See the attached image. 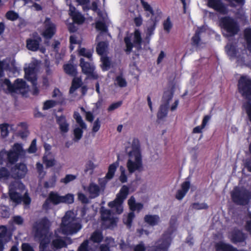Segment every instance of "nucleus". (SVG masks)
<instances>
[{"label":"nucleus","mask_w":251,"mask_h":251,"mask_svg":"<svg viewBox=\"0 0 251 251\" xmlns=\"http://www.w3.org/2000/svg\"><path fill=\"white\" fill-rule=\"evenodd\" d=\"M51 223L47 217H44L36 222L33 226L34 236L39 239L40 249H47L49 243L48 234Z\"/></svg>","instance_id":"1"},{"label":"nucleus","mask_w":251,"mask_h":251,"mask_svg":"<svg viewBox=\"0 0 251 251\" xmlns=\"http://www.w3.org/2000/svg\"><path fill=\"white\" fill-rule=\"evenodd\" d=\"M172 234V231L166 230L154 245L146 248L143 243L139 244L135 246L134 251H168L173 240Z\"/></svg>","instance_id":"2"},{"label":"nucleus","mask_w":251,"mask_h":251,"mask_svg":"<svg viewBox=\"0 0 251 251\" xmlns=\"http://www.w3.org/2000/svg\"><path fill=\"white\" fill-rule=\"evenodd\" d=\"M82 227L81 223L77 222L75 217L72 216L70 212L66 213L62 219L60 229L64 235L75 234L82 228Z\"/></svg>","instance_id":"3"},{"label":"nucleus","mask_w":251,"mask_h":251,"mask_svg":"<svg viewBox=\"0 0 251 251\" xmlns=\"http://www.w3.org/2000/svg\"><path fill=\"white\" fill-rule=\"evenodd\" d=\"M142 7L145 11V16L148 18L150 16H151L150 20L148 22V26L147 27V35L149 36L152 35L155 29L158 20L157 19V17H153L154 15V11L151 6L145 0H140Z\"/></svg>","instance_id":"4"},{"label":"nucleus","mask_w":251,"mask_h":251,"mask_svg":"<svg viewBox=\"0 0 251 251\" xmlns=\"http://www.w3.org/2000/svg\"><path fill=\"white\" fill-rule=\"evenodd\" d=\"M129 193V188L126 185H123L119 192L117 194L116 199L108 204L111 208L115 210L117 214H120L123 212L122 204Z\"/></svg>","instance_id":"5"},{"label":"nucleus","mask_w":251,"mask_h":251,"mask_svg":"<svg viewBox=\"0 0 251 251\" xmlns=\"http://www.w3.org/2000/svg\"><path fill=\"white\" fill-rule=\"evenodd\" d=\"M232 201L236 204L245 205L251 199V192L246 188H235L231 194Z\"/></svg>","instance_id":"6"},{"label":"nucleus","mask_w":251,"mask_h":251,"mask_svg":"<svg viewBox=\"0 0 251 251\" xmlns=\"http://www.w3.org/2000/svg\"><path fill=\"white\" fill-rule=\"evenodd\" d=\"M239 93L248 101H251V78L247 76H241L238 81Z\"/></svg>","instance_id":"7"},{"label":"nucleus","mask_w":251,"mask_h":251,"mask_svg":"<svg viewBox=\"0 0 251 251\" xmlns=\"http://www.w3.org/2000/svg\"><path fill=\"white\" fill-rule=\"evenodd\" d=\"M219 25L230 36L236 34L239 30L236 22L229 16L222 17L219 20Z\"/></svg>","instance_id":"8"},{"label":"nucleus","mask_w":251,"mask_h":251,"mask_svg":"<svg viewBox=\"0 0 251 251\" xmlns=\"http://www.w3.org/2000/svg\"><path fill=\"white\" fill-rule=\"evenodd\" d=\"M24 71L25 79L32 84L33 95H37L39 90L37 87V74L36 66L34 64H31L28 67L25 68Z\"/></svg>","instance_id":"9"},{"label":"nucleus","mask_w":251,"mask_h":251,"mask_svg":"<svg viewBox=\"0 0 251 251\" xmlns=\"http://www.w3.org/2000/svg\"><path fill=\"white\" fill-rule=\"evenodd\" d=\"M25 185L20 181L11 182L9 187V195L10 200L17 204L22 202L21 195L17 192L18 190H23Z\"/></svg>","instance_id":"10"},{"label":"nucleus","mask_w":251,"mask_h":251,"mask_svg":"<svg viewBox=\"0 0 251 251\" xmlns=\"http://www.w3.org/2000/svg\"><path fill=\"white\" fill-rule=\"evenodd\" d=\"M79 66L82 73L86 75L88 78L93 79L98 78V75L95 72V67L93 63L85 61L84 58H81L79 60Z\"/></svg>","instance_id":"11"},{"label":"nucleus","mask_w":251,"mask_h":251,"mask_svg":"<svg viewBox=\"0 0 251 251\" xmlns=\"http://www.w3.org/2000/svg\"><path fill=\"white\" fill-rule=\"evenodd\" d=\"M27 172L26 165L24 163H17L11 168V176L15 179L24 178Z\"/></svg>","instance_id":"12"},{"label":"nucleus","mask_w":251,"mask_h":251,"mask_svg":"<svg viewBox=\"0 0 251 251\" xmlns=\"http://www.w3.org/2000/svg\"><path fill=\"white\" fill-rule=\"evenodd\" d=\"M135 161L128 159L127 161L126 167L130 174H132L136 171H141L143 168L142 159L141 155H133Z\"/></svg>","instance_id":"13"},{"label":"nucleus","mask_w":251,"mask_h":251,"mask_svg":"<svg viewBox=\"0 0 251 251\" xmlns=\"http://www.w3.org/2000/svg\"><path fill=\"white\" fill-rule=\"evenodd\" d=\"M207 5L220 14L225 15L228 13L227 6L222 0H208Z\"/></svg>","instance_id":"14"},{"label":"nucleus","mask_w":251,"mask_h":251,"mask_svg":"<svg viewBox=\"0 0 251 251\" xmlns=\"http://www.w3.org/2000/svg\"><path fill=\"white\" fill-rule=\"evenodd\" d=\"M41 42V37L35 32L33 34L32 38H31L26 39V47L29 50L36 51L40 49L39 46Z\"/></svg>","instance_id":"15"},{"label":"nucleus","mask_w":251,"mask_h":251,"mask_svg":"<svg viewBox=\"0 0 251 251\" xmlns=\"http://www.w3.org/2000/svg\"><path fill=\"white\" fill-rule=\"evenodd\" d=\"M69 14L72 18L73 22L77 25H81L85 21L84 17L80 12L77 11L75 6L70 5L69 10Z\"/></svg>","instance_id":"16"},{"label":"nucleus","mask_w":251,"mask_h":251,"mask_svg":"<svg viewBox=\"0 0 251 251\" xmlns=\"http://www.w3.org/2000/svg\"><path fill=\"white\" fill-rule=\"evenodd\" d=\"M46 28L43 33V36L46 39H51L55 34L56 30L54 24L50 21V19L47 18L45 21Z\"/></svg>","instance_id":"17"},{"label":"nucleus","mask_w":251,"mask_h":251,"mask_svg":"<svg viewBox=\"0 0 251 251\" xmlns=\"http://www.w3.org/2000/svg\"><path fill=\"white\" fill-rule=\"evenodd\" d=\"M56 123L59 125V129L61 132L67 133L69 131V125L65 116L61 115L57 117Z\"/></svg>","instance_id":"18"},{"label":"nucleus","mask_w":251,"mask_h":251,"mask_svg":"<svg viewBox=\"0 0 251 251\" xmlns=\"http://www.w3.org/2000/svg\"><path fill=\"white\" fill-rule=\"evenodd\" d=\"M144 221L147 225L151 226H154L159 224L160 219L158 215L147 214L144 216Z\"/></svg>","instance_id":"19"},{"label":"nucleus","mask_w":251,"mask_h":251,"mask_svg":"<svg viewBox=\"0 0 251 251\" xmlns=\"http://www.w3.org/2000/svg\"><path fill=\"white\" fill-rule=\"evenodd\" d=\"M132 151H129L128 155L129 157H132L133 155H141L140 152V142L138 138H134L131 144Z\"/></svg>","instance_id":"20"},{"label":"nucleus","mask_w":251,"mask_h":251,"mask_svg":"<svg viewBox=\"0 0 251 251\" xmlns=\"http://www.w3.org/2000/svg\"><path fill=\"white\" fill-rule=\"evenodd\" d=\"M129 207L132 211L137 210L140 211L144 207L143 204L141 202H136L135 199L133 196H131L128 200Z\"/></svg>","instance_id":"21"},{"label":"nucleus","mask_w":251,"mask_h":251,"mask_svg":"<svg viewBox=\"0 0 251 251\" xmlns=\"http://www.w3.org/2000/svg\"><path fill=\"white\" fill-rule=\"evenodd\" d=\"M211 119V116L209 115H205L202 119L201 126H198L194 127L192 131V133H202V129L206 126L207 123Z\"/></svg>","instance_id":"22"},{"label":"nucleus","mask_w":251,"mask_h":251,"mask_svg":"<svg viewBox=\"0 0 251 251\" xmlns=\"http://www.w3.org/2000/svg\"><path fill=\"white\" fill-rule=\"evenodd\" d=\"M245 234L240 230H237L233 233L231 240L234 243H241L246 240Z\"/></svg>","instance_id":"23"},{"label":"nucleus","mask_w":251,"mask_h":251,"mask_svg":"<svg viewBox=\"0 0 251 251\" xmlns=\"http://www.w3.org/2000/svg\"><path fill=\"white\" fill-rule=\"evenodd\" d=\"M55 236L57 237L52 241V246L56 249H60L66 247L67 244L66 241L63 240L60 236L57 234H55Z\"/></svg>","instance_id":"24"},{"label":"nucleus","mask_w":251,"mask_h":251,"mask_svg":"<svg viewBox=\"0 0 251 251\" xmlns=\"http://www.w3.org/2000/svg\"><path fill=\"white\" fill-rule=\"evenodd\" d=\"M118 166L119 163L118 162H114L110 164L108 167V172L106 173L104 178L107 180H110L113 178Z\"/></svg>","instance_id":"25"},{"label":"nucleus","mask_w":251,"mask_h":251,"mask_svg":"<svg viewBox=\"0 0 251 251\" xmlns=\"http://www.w3.org/2000/svg\"><path fill=\"white\" fill-rule=\"evenodd\" d=\"M82 85V82L80 78L74 77L72 80V85L69 89L70 94H73Z\"/></svg>","instance_id":"26"},{"label":"nucleus","mask_w":251,"mask_h":251,"mask_svg":"<svg viewBox=\"0 0 251 251\" xmlns=\"http://www.w3.org/2000/svg\"><path fill=\"white\" fill-rule=\"evenodd\" d=\"M103 239L102 233L99 230L94 231L90 238V240L95 243H100Z\"/></svg>","instance_id":"27"},{"label":"nucleus","mask_w":251,"mask_h":251,"mask_svg":"<svg viewBox=\"0 0 251 251\" xmlns=\"http://www.w3.org/2000/svg\"><path fill=\"white\" fill-rule=\"evenodd\" d=\"M88 190L90 194L93 198H96L100 195V188L97 184L94 183H91L89 184Z\"/></svg>","instance_id":"28"},{"label":"nucleus","mask_w":251,"mask_h":251,"mask_svg":"<svg viewBox=\"0 0 251 251\" xmlns=\"http://www.w3.org/2000/svg\"><path fill=\"white\" fill-rule=\"evenodd\" d=\"M169 106L162 104L159 107V110L157 113L158 120H161L165 118L168 114Z\"/></svg>","instance_id":"29"},{"label":"nucleus","mask_w":251,"mask_h":251,"mask_svg":"<svg viewBox=\"0 0 251 251\" xmlns=\"http://www.w3.org/2000/svg\"><path fill=\"white\" fill-rule=\"evenodd\" d=\"M142 39L141 34L138 29H136L134 32L133 43L137 49H140L142 45Z\"/></svg>","instance_id":"30"},{"label":"nucleus","mask_w":251,"mask_h":251,"mask_svg":"<svg viewBox=\"0 0 251 251\" xmlns=\"http://www.w3.org/2000/svg\"><path fill=\"white\" fill-rule=\"evenodd\" d=\"M48 198L50 200V201L54 205L61 203V196H59L56 192H50Z\"/></svg>","instance_id":"31"},{"label":"nucleus","mask_w":251,"mask_h":251,"mask_svg":"<svg viewBox=\"0 0 251 251\" xmlns=\"http://www.w3.org/2000/svg\"><path fill=\"white\" fill-rule=\"evenodd\" d=\"M227 55L232 58H235L237 53L236 47L232 44H227L225 47Z\"/></svg>","instance_id":"32"},{"label":"nucleus","mask_w":251,"mask_h":251,"mask_svg":"<svg viewBox=\"0 0 251 251\" xmlns=\"http://www.w3.org/2000/svg\"><path fill=\"white\" fill-rule=\"evenodd\" d=\"M174 92L171 90H167L164 91L162 101L163 103V104L168 105H169L170 101L171 100L173 97Z\"/></svg>","instance_id":"33"},{"label":"nucleus","mask_w":251,"mask_h":251,"mask_svg":"<svg viewBox=\"0 0 251 251\" xmlns=\"http://www.w3.org/2000/svg\"><path fill=\"white\" fill-rule=\"evenodd\" d=\"M13 85L14 89V92H15L17 90H21L25 88L26 86V83L23 79L17 78L15 80Z\"/></svg>","instance_id":"34"},{"label":"nucleus","mask_w":251,"mask_h":251,"mask_svg":"<svg viewBox=\"0 0 251 251\" xmlns=\"http://www.w3.org/2000/svg\"><path fill=\"white\" fill-rule=\"evenodd\" d=\"M106 219V221H104L103 224L106 225V228H110L117 226L118 218L115 217H106L104 218Z\"/></svg>","instance_id":"35"},{"label":"nucleus","mask_w":251,"mask_h":251,"mask_svg":"<svg viewBox=\"0 0 251 251\" xmlns=\"http://www.w3.org/2000/svg\"><path fill=\"white\" fill-rule=\"evenodd\" d=\"M63 68L65 73L70 75L75 76L76 75V70L74 66L71 64H65Z\"/></svg>","instance_id":"36"},{"label":"nucleus","mask_w":251,"mask_h":251,"mask_svg":"<svg viewBox=\"0 0 251 251\" xmlns=\"http://www.w3.org/2000/svg\"><path fill=\"white\" fill-rule=\"evenodd\" d=\"M107 44L104 41L100 42L96 47V51L99 55H102L106 51Z\"/></svg>","instance_id":"37"},{"label":"nucleus","mask_w":251,"mask_h":251,"mask_svg":"<svg viewBox=\"0 0 251 251\" xmlns=\"http://www.w3.org/2000/svg\"><path fill=\"white\" fill-rule=\"evenodd\" d=\"M124 42L126 47L125 51L127 54H129L131 52L135 45L133 43L131 42L130 37L128 36H126L124 38Z\"/></svg>","instance_id":"38"},{"label":"nucleus","mask_w":251,"mask_h":251,"mask_svg":"<svg viewBox=\"0 0 251 251\" xmlns=\"http://www.w3.org/2000/svg\"><path fill=\"white\" fill-rule=\"evenodd\" d=\"M244 38L246 41L248 50L251 51V28H246L244 30Z\"/></svg>","instance_id":"39"},{"label":"nucleus","mask_w":251,"mask_h":251,"mask_svg":"<svg viewBox=\"0 0 251 251\" xmlns=\"http://www.w3.org/2000/svg\"><path fill=\"white\" fill-rule=\"evenodd\" d=\"M19 156L17 153L10 150L7 153V161L12 164H14L18 161Z\"/></svg>","instance_id":"40"},{"label":"nucleus","mask_w":251,"mask_h":251,"mask_svg":"<svg viewBox=\"0 0 251 251\" xmlns=\"http://www.w3.org/2000/svg\"><path fill=\"white\" fill-rule=\"evenodd\" d=\"M73 117L80 127L84 129L87 128L86 124L84 122L81 116L78 112L75 111L74 113Z\"/></svg>","instance_id":"41"},{"label":"nucleus","mask_w":251,"mask_h":251,"mask_svg":"<svg viewBox=\"0 0 251 251\" xmlns=\"http://www.w3.org/2000/svg\"><path fill=\"white\" fill-rule=\"evenodd\" d=\"M78 54L80 56L87 57L89 61L92 60L93 51L90 50H86L84 48H82L79 50Z\"/></svg>","instance_id":"42"},{"label":"nucleus","mask_w":251,"mask_h":251,"mask_svg":"<svg viewBox=\"0 0 251 251\" xmlns=\"http://www.w3.org/2000/svg\"><path fill=\"white\" fill-rule=\"evenodd\" d=\"M56 182V176L55 174H53L50 177L48 181L44 182V186L46 188L53 187L55 185Z\"/></svg>","instance_id":"43"},{"label":"nucleus","mask_w":251,"mask_h":251,"mask_svg":"<svg viewBox=\"0 0 251 251\" xmlns=\"http://www.w3.org/2000/svg\"><path fill=\"white\" fill-rule=\"evenodd\" d=\"M5 18L8 20L14 21L19 18V15L13 10H9L5 14Z\"/></svg>","instance_id":"44"},{"label":"nucleus","mask_w":251,"mask_h":251,"mask_svg":"<svg viewBox=\"0 0 251 251\" xmlns=\"http://www.w3.org/2000/svg\"><path fill=\"white\" fill-rule=\"evenodd\" d=\"M74 201V195L72 194H67L65 196H61V203L67 204L73 203Z\"/></svg>","instance_id":"45"},{"label":"nucleus","mask_w":251,"mask_h":251,"mask_svg":"<svg viewBox=\"0 0 251 251\" xmlns=\"http://www.w3.org/2000/svg\"><path fill=\"white\" fill-rule=\"evenodd\" d=\"M96 28L97 30L103 32H106L108 31L107 26L103 21H98L96 22Z\"/></svg>","instance_id":"46"},{"label":"nucleus","mask_w":251,"mask_h":251,"mask_svg":"<svg viewBox=\"0 0 251 251\" xmlns=\"http://www.w3.org/2000/svg\"><path fill=\"white\" fill-rule=\"evenodd\" d=\"M9 124L7 123H3L0 125V130L1 135L3 138L7 137L9 134L8 131Z\"/></svg>","instance_id":"47"},{"label":"nucleus","mask_w":251,"mask_h":251,"mask_svg":"<svg viewBox=\"0 0 251 251\" xmlns=\"http://www.w3.org/2000/svg\"><path fill=\"white\" fill-rule=\"evenodd\" d=\"M36 167L39 176L41 178H43L46 176V172L44 171V167L43 164L40 162H37L36 164Z\"/></svg>","instance_id":"48"},{"label":"nucleus","mask_w":251,"mask_h":251,"mask_svg":"<svg viewBox=\"0 0 251 251\" xmlns=\"http://www.w3.org/2000/svg\"><path fill=\"white\" fill-rule=\"evenodd\" d=\"M43 162L45 164L47 168L52 167L56 164V160L54 159H49L46 156H43Z\"/></svg>","instance_id":"49"},{"label":"nucleus","mask_w":251,"mask_h":251,"mask_svg":"<svg viewBox=\"0 0 251 251\" xmlns=\"http://www.w3.org/2000/svg\"><path fill=\"white\" fill-rule=\"evenodd\" d=\"M1 85H6L7 87L8 91L10 93L14 92V89L13 84L8 78H4L2 80Z\"/></svg>","instance_id":"50"},{"label":"nucleus","mask_w":251,"mask_h":251,"mask_svg":"<svg viewBox=\"0 0 251 251\" xmlns=\"http://www.w3.org/2000/svg\"><path fill=\"white\" fill-rule=\"evenodd\" d=\"M164 29L168 33L170 32L171 28L173 27V24L171 21L170 17H168L163 23Z\"/></svg>","instance_id":"51"},{"label":"nucleus","mask_w":251,"mask_h":251,"mask_svg":"<svg viewBox=\"0 0 251 251\" xmlns=\"http://www.w3.org/2000/svg\"><path fill=\"white\" fill-rule=\"evenodd\" d=\"M117 85L120 87H125L127 86V82L122 75H118L115 79Z\"/></svg>","instance_id":"52"},{"label":"nucleus","mask_w":251,"mask_h":251,"mask_svg":"<svg viewBox=\"0 0 251 251\" xmlns=\"http://www.w3.org/2000/svg\"><path fill=\"white\" fill-rule=\"evenodd\" d=\"M191 206L197 210L207 209L208 208V205L205 203L194 202L192 204Z\"/></svg>","instance_id":"53"},{"label":"nucleus","mask_w":251,"mask_h":251,"mask_svg":"<svg viewBox=\"0 0 251 251\" xmlns=\"http://www.w3.org/2000/svg\"><path fill=\"white\" fill-rule=\"evenodd\" d=\"M83 129L81 127H76L74 130V134L75 136V138L76 140H80L83 135Z\"/></svg>","instance_id":"54"},{"label":"nucleus","mask_w":251,"mask_h":251,"mask_svg":"<svg viewBox=\"0 0 251 251\" xmlns=\"http://www.w3.org/2000/svg\"><path fill=\"white\" fill-rule=\"evenodd\" d=\"M9 176L10 173L6 168H0V180L2 178H8Z\"/></svg>","instance_id":"55"},{"label":"nucleus","mask_w":251,"mask_h":251,"mask_svg":"<svg viewBox=\"0 0 251 251\" xmlns=\"http://www.w3.org/2000/svg\"><path fill=\"white\" fill-rule=\"evenodd\" d=\"M56 104L55 101L53 100H47L44 103L43 110H48L53 107Z\"/></svg>","instance_id":"56"},{"label":"nucleus","mask_w":251,"mask_h":251,"mask_svg":"<svg viewBox=\"0 0 251 251\" xmlns=\"http://www.w3.org/2000/svg\"><path fill=\"white\" fill-rule=\"evenodd\" d=\"M16 153L19 155H20L21 153L23 151V147L21 144L19 143H15L13 146L12 150H10Z\"/></svg>","instance_id":"57"},{"label":"nucleus","mask_w":251,"mask_h":251,"mask_svg":"<svg viewBox=\"0 0 251 251\" xmlns=\"http://www.w3.org/2000/svg\"><path fill=\"white\" fill-rule=\"evenodd\" d=\"M76 176L74 175L68 174L66 175L65 177L60 180V182L65 184H67L69 182L75 180L76 178Z\"/></svg>","instance_id":"58"},{"label":"nucleus","mask_w":251,"mask_h":251,"mask_svg":"<svg viewBox=\"0 0 251 251\" xmlns=\"http://www.w3.org/2000/svg\"><path fill=\"white\" fill-rule=\"evenodd\" d=\"M100 212L101 220L103 222L106 221V219H105L104 218H106L107 217H110L111 212L110 210L103 209V208L102 207Z\"/></svg>","instance_id":"59"},{"label":"nucleus","mask_w":251,"mask_h":251,"mask_svg":"<svg viewBox=\"0 0 251 251\" xmlns=\"http://www.w3.org/2000/svg\"><path fill=\"white\" fill-rule=\"evenodd\" d=\"M244 106L248 116L249 119L251 123V101H247L244 104Z\"/></svg>","instance_id":"60"},{"label":"nucleus","mask_w":251,"mask_h":251,"mask_svg":"<svg viewBox=\"0 0 251 251\" xmlns=\"http://www.w3.org/2000/svg\"><path fill=\"white\" fill-rule=\"evenodd\" d=\"M191 186V183L189 180H186L183 182L181 184V190L185 193H187Z\"/></svg>","instance_id":"61"},{"label":"nucleus","mask_w":251,"mask_h":251,"mask_svg":"<svg viewBox=\"0 0 251 251\" xmlns=\"http://www.w3.org/2000/svg\"><path fill=\"white\" fill-rule=\"evenodd\" d=\"M122 101H118L117 102L112 103L107 108L108 111L110 112L118 108L122 105Z\"/></svg>","instance_id":"62"},{"label":"nucleus","mask_w":251,"mask_h":251,"mask_svg":"<svg viewBox=\"0 0 251 251\" xmlns=\"http://www.w3.org/2000/svg\"><path fill=\"white\" fill-rule=\"evenodd\" d=\"M88 246L89 241L86 239L80 244L77 251H89Z\"/></svg>","instance_id":"63"},{"label":"nucleus","mask_w":251,"mask_h":251,"mask_svg":"<svg viewBox=\"0 0 251 251\" xmlns=\"http://www.w3.org/2000/svg\"><path fill=\"white\" fill-rule=\"evenodd\" d=\"M135 217V214L133 211L129 212L128 214L126 221L125 222L126 224L128 226H130L132 225V221L133 219Z\"/></svg>","instance_id":"64"}]
</instances>
